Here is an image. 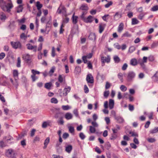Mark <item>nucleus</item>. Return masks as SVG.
I'll return each mask as SVG.
<instances>
[{
	"label": "nucleus",
	"mask_w": 158,
	"mask_h": 158,
	"mask_svg": "<svg viewBox=\"0 0 158 158\" xmlns=\"http://www.w3.org/2000/svg\"><path fill=\"white\" fill-rule=\"evenodd\" d=\"M35 6L37 10L36 15V17H40L42 14V12L41 9L43 7V5L39 1H37L36 3Z\"/></svg>",
	"instance_id": "f257e3e1"
},
{
	"label": "nucleus",
	"mask_w": 158,
	"mask_h": 158,
	"mask_svg": "<svg viewBox=\"0 0 158 158\" xmlns=\"http://www.w3.org/2000/svg\"><path fill=\"white\" fill-rule=\"evenodd\" d=\"M13 7V5L11 1L7 3L6 4L1 6V8L4 11H6L9 12L10 9Z\"/></svg>",
	"instance_id": "f03ea898"
},
{
	"label": "nucleus",
	"mask_w": 158,
	"mask_h": 158,
	"mask_svg": "<svg viewBox=\"0 0 158 158\" xmlns=\"http://www.w3.org/2000/svg\"><path fill=\"white\" fill-rule=\"evenodd\" d=\"M89 8L86 4H82L79 8V10L82 11L81 15H86L87 13Z\"/></svg>",
	"instance_id": "7ed1b4c3"
},
{
	"label": "nucleus",
	"mask_w": 158,
	"mask_h": 158,
	"mask_svg": "<svg viewBox=\"0 0 158 158\" xmlns=\"http://www.w3.org/2000/svg\"><path fill=\"white\" fill-rule=\"evenodd\" d=\"M85 15H81V19L86 23H91L94 19V17L91 15H89L86 18Z\"/></svg>",
	"instance_id": "20e7f679"
},
{
	"label": "nucleus",
	"mask_w": 158,
	"mask_h": 158,
	"mask_svg": "<svg viewBox=\"0 0 158 158\" xmlns=\"http://www.w3.org/2000/svg\"><path fill=\"white\" fill-rule=\"evenodd\" d=\"M23 58L28 64H30L31 62L32 56L28 54H25L23 55Z\"/></svg>",
	"instance_id": "39448f33"
},
{
	"label": "nucleus",
	"mask_w": 158,
	"mask_h": 158,
	"mask_svg": "<svg viewBox=\"0 0 158 158\" xmlns=\"http://www.w3.org/2000/svg\"><path fill=\"white\" fill-rule=\"evenodd\" d=\"M10 44L12 47L15 49H21L22 44L19 41L10 42Z\"/></svg>",
	"instance_id": "423d86ee"
},
{
	"label": "nucleus",
	"mask_w": 158,
	"mask_h": 158,
	"mask_svg": "<svg viewBox=\"0 0 158 158\" xmlns=\"http://www.w3.org/2000/svg\"><path fill=\"white\" fill-rule=\"evenodd\" d=\"M57 12L59 14L61 13H62L63 15L67 14L66 8L62 3H61L58 9Z\"/></svg>",
	"instance_id": "0eeeda50"
},
{
	"label": "nucleus",
	"mask_w": 158,
	"mask_h": 158,
	"mask_svg": "<svg viewBox=\"0 0 158 158\" xmlns=\"http://www.w3.org/2000/svg\"><path fill=\"white\" fill-rule=\"evenodd\" d=\"M32 74L31 76L33 81H35L38 78V77L36 76V74H39L40 73L34 69H32L31 70Z\"/></svg>",
	"instance_id": "6e6552de"
},
{
	"label": "nucleus",
	"mask_w": 158,
	"mask_h": 158,
	"mask_svg": "<svg viewBox=\"0 0 158 158\" xmlns=\"http://www.w3.org/2000/svg\"><path fill=\"white\" fill-rule=\"evenodd\" d=\"M110 58L109 56H102L101 57V60L103 64L102 66L104 65V64L105 63H109L110 62Z\"/></svg>",
	"instance_id": "1a4fd4ad"
},
{
	"label": "nucleus",
	"mask_w": 158,
	"mask_h": 158,
	"mask_svg": "<svg viewBox=\"0 0 158 158\" xmlns=\"http://www.w3.org/2000/svg\"><path fill=\"white\" fill-rule=\"evenodd\" d=\"M42 47L43 44L42 43H40L39 44L37 49L38 51L39 52L38 55V58L39 59H41L42 58L43 53L41 52V51L42 49Z\"/></svg>",
	"instance_id": "9d476101"
},
{
	"label": "nucleus",
	"mask_w": 158,
	"mask_h": 158,
	"mask_svg": "<svg viewBox=\"0 0 158 158\" xmlns=\"http://www.w3.org/2000/svg\"><path fill=\"white\" fill-rule=\"evenodd\" d=\"M93 53H89L88 55L86 56H82V59L85 64H86L88 62L87 59H89L91 58L93 56Z\"/></svg>",
	"instance_id": "9b49d317"
},
{
	"label": "nucleus",
	"mask_w": 158,
	"mask_h": 158,
	"mask_svg": "<svg viewBox=\"0 0 158 158\" xmlns=\"http://www.w3.org/2000/svg\"><path fill=\"white\" fill-rule=\"evenodd\" d=\"M27 48L28 50H33L34 52H36L37 51V46L33 45L32 44L28 43L26 44Z\"/></svg>",
	"instance_id": "f8f14e48"
},
{
	"label": "nucleus",
	"mask_w": 158,
	"mask_h": 158,
	"mask_svg": "<svg viewBox=\"0 0 158 158\" xmlns=\"http://www.w3.org/2000/svg\"><path fill=\"white\" fill-rule=\"evenodd\" d=\"M86 80L88 83L93 84L94 82V77L91 74H89L87 75Z\"/></svg>",
	"instance_id": "ddd939ff"
},
{
	"label": "nucleus",
	"mask_w": 158,
	"mask_h": 158,
	"mask_svg": "<svg viewBox=\"0 0 158 158\" xmlns=\"http://www.w3.org/2000/svg\"><path fill=\"white\" fill-rule=\"evenodd\" d=\"M18 80L19 79L16 78H14V79L12 78H10V81L11 84L16 88H17L19 85Z\"/></svg>",
	"instance_id": "4468645a"
},
{
	"label": "nucleus",
	"mask_w": 158,
	"mask_h": 158,
	"mask_svg": "<svg viewBox=\"0 0 158 158\" xmlns=\"http://www.w3.org/2000/svg\"><path fill=\"white\" fill-rule=\"evenodd\" d=\"M63 20L62 24L65 25V24L68 23L69 21V19L67 17V14L62 15Z\"/></svg>",
	"instance_id": "2eb2a0df"
},
{
	"label": "nucleus",
	"mask_w": 158,
	"mask_h": 158,
	"mask_svg": "<svg viewBox=\"0 0 158 158\" xmlns=\"http://www.w3.org/2000/svg\"><path fill=\"white\" fill-rule=\"evenodd\" d=\"M106 26V24L103 23H100L99 25V32L101 33L104 31Z\"/></svg>",
	"instance_id": "dca6fc26"
},
{
	"label": "nucleus",
	"mask_w": 158,
	"mask_h": 158,
	"mask_svg": "<svg viewBox=\"0 0 158 158\" xmlns=\"http://www.w3.org/2000/svg\"><path fill=\"white\" fill-rule=\"evenodd\" d=\"M58 81L61 83L65 84V77L63 76L62 75H60L58 77Z\"/></svg>",
	"instance_id": "f3484780"
},
{
	"label": "nucleus",
	"mask_w": 158,
	"mask_h": 158,
	"mask_svg": "<svg viewBox=\"0 0 158 158\" xmlns=\"http://www.w3.org/2000/svg\"><path fill=\"white\" fill-rule=\"evenodd\" d=\"M71 88L70 86H67L64 89V93L63 94L64 96H66L71 90Z\"/></svg>",
	"instance_id": "a211bd4d"
},
{
	"label": "nucleus",
	"mask_w": 158,
	"mask_h": 158,
	"mask_svg": "<svg viewBox=\"0 0 158 158\" xmlns=\"http://www.w3.org/2000/svg\"><path fill=\"white\" fill-rule=\"evenodd\" d=\"M19 72L17 70L15 69L12 71V76L14 78L19 79Z\"/></svg>",
	"instance_id": "6ab92c4d"
},
{
	"label": "nucleus",
	"mask_w": 158,
	"mask_h": 158,
	"mask_svg": "<svg viewBox=\"0 0 158 158\" xmlns=\"http://www.w3.org/2000/svg\"><path fill=\"white\" fill-rule=\"evenodd\" d=\"M53 86L52 83L51 82L46 83L44 85V87L48 90H50Z\"/></svg>",
	"instance_id": "aec40b11"
},
{
	"label": "nucleus",
	"mask_w": 158,
	"mask_h": 158,
	"mask_svg": "<svg viewBox=\"0 0 158 158\" xmlns=\"http://www.w3.org/2000/svg\"><path fill=\"white\" fill-rule=\"evenodd\" d=\"M124 25L123 23H120L118 26L117 31L119 33H121L123 30Z\"/></svg>",
	"instance_id": "412c9836"
},
{
	"label": "nucleus",
	"mask_w": 158,
	"mask_h": 158,
	"mask_svg": "<svg viewBox=\"0 0 158 158\" xmlns=\"http://www.w3.org/2000/svg\"><path fill=\"white\" fill-rule=\"evenodd\" d=\"M135 76V73L133 72H129L127 75V78L130 80L133 78Z\"/></svg>",
	"instance_id": "4be33fe9"
},
{
	"label": "nucleus",
	"mask_w": 158,
	"mask_h": 158,
	"mask_svg": "<svg viewBox=\"0 0 158 158\" xmlns=\"http://www.w3.org/2000/svg\"><path fill=\"white\" fill-rule=\"evenodd\" d=\"M74 15L75 13H74L72 17V19L73 23L75 24L77 23L78 17L77 16H75Z\"/></svg>",
	"instance_id": "5701e85b"
},
{
	"label": "nucleus",
	"mask_w": 158,
	"mask_h": 158,
	"mask_svg": "<svg viewBox=\"0 0 158 158\" xmlns=\"http://www.w3.org/2000/svg\"><path fill=\"white\" fill-rule=\"evenodd\" d=\"M50 139L49 137H47L45 140L44 143V146L43 147V148L44 149H45L47 148L48 145L50 142Z\"/></svg>",
	"instance_id": "b1692460"
},
{
	"label": "nucleus",
	"mask_w": 158,
	"mask_h": 158,
	"mask_svg": "<svg viewBox=\"0 0 158 158\" xmlns=\"http://www.w3.org/2000/svg\"><path fill=\"white\" fill-rule=\"evenodd\" d=\"M7 18V17L5 13L2 12L0 13V19L1 20L4 21Z\"/></svg>",
	"instance_id": "393cba45"
},
{
	"label": "nucleus",
	"mask_w": 158,
	"mask_h": 158,
	"mask_svg": "<svg viewBox=\"0 0 158 158\" xmlns=\"http://www.w3.org/2000/svg\"><path fill=\"white\" fill-rule=\"evenodd\" d=\"M64 117L66 119L69 120L72 118L73 115L71 113L68 112L65 114Z\"/></svg>",
	"instance_id": "a878e982"
},
{
	"label": "nucleus",
	"mask_w": 158,
	"mask_h": 158,
	"mask_svg": "<svg viewBox=\"0 0 158 158\" xmlns=\"http://www.w3.org/2000/svg\"><path fill=\"white\" fill-rule=\"evenodd\" d=\"M122 17V15L118 12H117L114 16V19L115 20H117L120 18Z\"/></svg>",
	"instance_id": "bb28decb"
},
{
	"label": "nucleus",
	"mask_w": 158,
	"mask_h": 158,
	"mask_svg": "<svg viewBox=\"0 0 158 158\" xmlns=\"http://www.w3.org/2000/svg\"><path fill=\"white\" fill-rule=\"evenodd\" d=\"M130 64L133 66H135L137 64V60L135 58H133L130 61Z\"/></svg>",
	"instance_id": "cd10ccee"
},
{
	"label": "nucleus",
	"mask_w": 158,
	"mask_h": 158,
	"mask_svg": "<svg viewBox=\"0 0 158 158\" xmlns=\"http://www.w3.org/2000/svg\"><path fill=\"white\" fill-rule=\"evenodd\" d=\"M50 121H49L44 122L42 124V127L43 128H46L47 126L50 125Z\"/></svg>",
	"instance_id": "c85d7f7f"
},
{
	"label": "nucleus",
	"mask_w": 158,
	"mask_h": 158,
	"mask_svg": "<svg viewBox=\"0 0 158 158\" xmlns=\"http://www.w3.org/2000/svg\"><path fill=\"white\" fill-rule=\"evenodd\" d=\"M114 106V101L113 99H110L109 102V107L110 109H112Z\"/></svg>",
	"instance_id": "c756f323"
},
{
	"label": "nucleus",
	"mask_w": 158,
	"mask_h": 158,
	"mask_svg": "<svg viewBox=\"0 0 158 158\" xmlns=\"http://www.w3.org/2000/svg\"><path fill=\"white\" fill-rule=\"evenodd\" d=\"M139 23V21L136 18H133L132 19L131 24L132 25L136 24Z\"/></svg>",
	"instance_id": "7c9ffc66"
},
{
	"label": "nucleus",
	"mask_w": 158,
	"mask_h": 158,
	"mask_svg": "<svg viewBox=\"0 0 158 158\" xmlns=\"http://www.w3.org/2000/svg\"><path fill=\"white\" fill-rule=\"evenodd\" d=\"M23 9V5H19L17 7V12L19 13L22 12Z\"/></svg>",
	"instance_id": "2f4dec72"
},
{
	"label": "nucleus",
	"mask_w": 158,
	"mask_h": 158,
	"mask_svg": "<svg viewBox=\"0 0 158 158\" xmlns=\"http://www.w3.org/2000/svg\"><path fill=\"white\" fill-rule=\"evenodd\" d=\"M55 68L54 67H52L51 69L48 72V75L51 76L52 75L53 73H54L55 70Z\"/></svg>",
	"instance_id": "473e14b6"
},
{
	"label": "nucleus",
	"mask_w": 158,
	"mask_h": 158,
	"mask_svg": "<svg viewBox=\"0 0 158 158\" xmlns=\"http://www.w3.org/2000/svg\"><path fill=\"white\" fill-rule=\"evenodd\" d=\"M69 131L73 135L75 134L74 129V127L72 126H69L68 127Z\"/></svg>",
	"instance_id": "72a5a7b5"
},
{
	"label": "nucleus",
	"mask_w": 158,
	"mask_h": 158,
	"mask_svg": "<svg viewBox=\"0 0 158 158\" xmlns=\"http://www.w3.org/2000/svg\"><path fill=\"white\" fill-rule=\"evenodd\" d=\"M129 134L131 136L137 137L138 136V134L134 131H130L129 132Z\"/></svg>",
	"instance_id": "f704fd0d"
},
{
	"label": "nucleus",
	"mask_w": 158,
	"mask_h": 158,
	"mask_svg": "<svg viewBox=\"0 0 158 158\" xmlns=\"http://www.w3.org/2000/svg\"><path fill=\"white\" fill-rule=\"evenodd\" d=\"M72 149V147L71 145H69L66 147V151L70 153Z\"/></svg>",
	"instance_id": "c9c22d12"
},
{
	"label": "nucleus",
	"mask_w": 158,
	"mask_h": 158,
	"mask_svg": "<svg viewBox=\"0 0 158 158\" xmlns=\"http://www.w3.org/2000/svg\"><path fill=\"white\" fill-rule=\"evenodd\" d=\"M27 35L25 34L24 33H21L20 35V38L22 39H23L26 40L27 38Z\"/></svg>",
	"instance_id": "e433bc0d"
},
{
	"label": "nucleus",
	"mask_w": 158,
	"mask_h": 158,
	"mask_svg": "<svg viewBox=\"0 0 158 158\" xmlns=\"http://www.w3.org/2000/svg\"><path fill=\"white\" fill-rule=\"evenodd\" d=\"M116 119L117 120L118 122L119 123H123L124 122V120L123 119L120 117H118L116 118Z\"/></svg>",
	"instance_id": "4c0bfd02"
},
{
	"label": "nucleus",
	"mask_w": 158,
	"mask_h": 158,
	"mask_svg": "<svg viewBox=\"0 0 158 158\" xmlns=\"http://www.w3.org/2000/svg\"><path fill=\"white\" fill-rule=\"evenodd\" d=\"M81 72V68L80 67L78 66H76L75 68V72L76 74H79Z\"/></svg>",
	"instance_id": "58836bf2"
},
{
	"label": "nucleus",
	"mask_w": 158,
	"mask_h": 158,
	"mask_svg": "<svg viewBox=\"0 0 158 158\" xmlns=\"http://www.w3.org/2000/svg\"><path fill=\"white\" fill-rule=\"evenodd\" d=\"M89 127V131L90 132L92 133H95L96 131V130L95 127H93L92 126H90Z\"/></svg>",
	"instance_id": "ea45409f"
},
{
	"label": "nucleus",
	"mask_w": 158,
	"mask_h": 158,
	"mask_svg": "<svg viewBox=\"0 0 158 158\" xmlns=\"http://www.w3.org/2000/svg\"><path fill=\"white\" fill-rule=\"evenodd\" d=\"M87 67L89 69H93V65L92 63L90 61H88L87 63Z\"/></svg>",
	"instance_id": "a19ab883"
},
{
	"label": "nucleus",
	"mask_w": 158,
	"mask_h": 158,
	"mask_svg": "<svg viewBox=\"0 0 158 158\" xmlns=\"http://www.w3.org/2000/svg\"><path fill=\"white\" fill-rule=\"evenodd\" d=\"M147 140L149 143H152L155 142L156 139L154 138H148L147 139Z\"/></svg>",
	"instance_id": "79ce46f5"
},
{
	"label": "nucleus",
	"mask_w": 158,
	"mask_h": 158,
	"mask_svg": "<svg viewBox=\"0 0 158 158\" xmlns=\"http://www.w3.org/2000/svg\"><path fill=\"white\" fill-rule=\"evenodd\" d=\"M57 123L59 124L62 125L63 124L64 121L63 120V117H61L59 118V119Z\"/></svg>",
	"instance_id": "37998d69"
},
{
	"label": "nucleus",
	"mask_w": 158,
	"mask_h": 158,
	"mask_svg": "<svg viewBox=\"0 0 158 158\" xmlns=\"http://www.w3.org/2000/svg\"><path fill=\"white\" fill-rule=\"evenodd\" d=\"M154 77L155 78V79L154 80V81H158V71L156 72L155 74L152 77V78H153Z\"/></svg>",
	"instance_id": "c03bdc74"
},
{
	"label": "nucleus",
	"mask_w": 158,
	"mask_h": 158,
	"mask_svg": "<svg viewBox=\"0 0 158 158\" xmlns=\"http://www.w3.org/2000/svg\"><path fill=\"white\" fill-rule=\"evenodd\" d=\"M40 138L39 136H36L34 138L33 141L34 143H35L36 142L40 141Z\"/></svg>",
	"instance_id": "a18cd8bd"
},
{
	"label": "nucleus",
	"mask_w": 158,
	"mask_h": 158,
	"mask_svg": "<svg viewBox=\"0 0 158 158\" xmlns=\"http://www.w3.org/2000/svg\"><path fill=\"white\" fill-rule=\"evenodd\" d=\"M51 102L52 103L57 104L58 102V101L55 98H52L51 99Z\"/></svg>",
	"instance_id": "49530a36"
},
{
	"label": "nucleus",
	"mask_w": 158,
	"mask_h": 158,
	"mask_svg": "<svg viewBox=\"0 0 158 158\" xmlns=\"http://www.w3.org/2000/svg\"><path fill=\"white\" fill-rule=\"evenodd\" d=\"M117 134L112 133L111 136L110 137V139L112 140H114L117 137Z\"/></svg>",
	"instance_id": "de8ad7c7"
},
{
	"label": "nucleus",
	"mask_w": 158,
	"mask_h": 158,
	"mask_svg": "<svg viewBox=\"0 0 158 158\" xmlns=\"http://www.w3.org/2000/svg\"><path fill=\"white\" fill-rule=\"evenodd\" d=\"M21 62V60L20 57H18L17 59V66L18 67H20V63Z\"/></svg>",
	"instance_id": "09e8293b"
},
{
	"label": "nucleus",
	"mask_w": 158,
	"mask_h": 158,
	"mask_svg": "<svg viewBox=\"0 0 158 158\" xmlns=\"http://www.w3.org/2000/svg\"><path fill=\"white\" fill-rule=\"evenodd\" d=\"M113 4V2L112 1L108 2V3L105 5V7L106 8H108L110 6H111Z\"/></svg>",
	"instance_id": "8fccbe9b"
},
{
	"label": "nucleus",
	"mask_w": 158,
	"mask_h": 158,
	"mask_svg": "<svg viewBox=\"0 0 158 158\" xmlns=\"http://www.w3.org/2000/svg\"><path fill=\"white\" fill-rule=\"evenodd\" d=\"M120 89L123 92H125L127 90V87L124 85H122L120 87Z\"/></svg>",
	"instance_id": "3c124183"
},
{
	"label": "nucleus",
	"mask_w": 158,
	"mask_h": 158,
	"mask_svg": "<svg viewBox=\"0 0 158 158\" xmlns=\"http://www.w3.org/2000/svg\"><path fill=\"white\" fill-rule=\"evenodd\" d=\"M131 36V34H130L128 32H126L124 34H123V37H129Z\"/></svg>",
	"instance_id": "603ef678"
},
{
	"label": "nucleus",
	"mask_w": 158,
	"mask_h": 158,
	"mask_svg": "<svg viewBox=\"0 0 158 158\" xmlns=\"http://www.w3.org/2000/svg\"><path fill=\"white\" fill-rule=\"evenodd\" d=\"M64 25L63 24H61L60 30L59 33L60 34H62L64 31V29L63 28L64 27Z\"/></svg>",
	"instance_id": "864d4df0"
},
{
	"label": "nucleus",
	"mask_w": 158,
	"mask_h": 158,
	"mask_svg": "<svg viewBox=\"0 0 158 158\" xmlns=\"http://www.w3.org/2000/svg\"><path fill=\"white\" fill-rule=\"evenodd\" d=\"M158 10V5L154 6L151 9V10L152 11H156Z\"/></svg>",
	"instance_id": "5fc2aeb1"
},
{
	"label": "nucleus",
	"mask_w": 158,
	"mask_h": 158,
	"mask_svg": "<svg viewBox=\"0 0 158 158\" xmlns=\"http://www.w3.org/2000/svg\"><path fill=\"white\" fill-rule=\"evenodd\" d=\"M62 108L63 110H69L70 108V107L68 105L62 106Z\"/></svg>",
	"instance_id": "6e6d98bb"
},
{
	"label": "nucleus",
	"mask_w": 158,
	"mask_h": 158,
	"mask_svg": "<svg viewBox=\"0 0 158 158\" xmlns=\"http://www.w3.org/2000/svg\"><path fill=\"white\" fill-rule=\"evenodd\" d=\"M51 55L52 57H54L56 55L55 50L54 47L52 48Z\"/></svg>",
	"instance_id": "4d7b16f0"
},
{
	"label": "nucleus",
	"mask_w": 158,
	"mask_h": 158,
	"mask_svg": "<svg viewBox=\"0 0 158 158\" xmlns=\"http://www.w3.org/2000/svg\"><path fill=\"white\" fill-rule=\"evenodd\" d=\"M157 132H158V127L150 131V133L151 134H154Z\"/></svg>",
	"instance_id": "13d9d810"
},
{
	"label": "nucleus",
	"mask_w": 158,
	"mask_h": 158,
	"mask_svg": "<svg viewBox=\"0 0 158 158\" xmlns=\"http://www.w3.org/2000/svg\"><path fill=\"white\" fill-rule=\"evenodd\" d=\"M111 86V84L110 82H109L108 81H107L106 82V85H105V89H108Z\"/></svg>",
	"instance_id": "bf43d9fd"
},
{
	"label": "nucleus",
	"mask_w": 158,
	"mask_h": 158,
	"mask_svg": "<svg viewBox=\"0 0 158 158\" xmlns=\"http://www.w3.org/2000/svg\"><path fill=\"white\" fill-rule=\"evenodd\" d=\"M144 15L145 14H144V13L141 12L138 16V18L139 19L142 20L143 19Z\"/></svg>",
	"instance_id": "052dcab7"
},
{
	"label": "nucleus",
	"mask_w": 158,
	"mask_h": 158,
	"mask_svg": "<svg viewBox=\"0 0 158 158\" xmlns=\"http://www.w3.org/2000/svg\"><path fill=\"white\" fill-rule=\"evenodd\" d=\"M148 59L150 61L152 62L155 60V58L153 56L151 55L148 57Z\"/></svg>",
	"instance_id": "680f3d73"
},
{
	"label": "nucleus",
	"mask_w": 158,
	"mask_h": 158,
	"mask_svg": "<svg viewBox=\"0 0 158 158\" xmlns=\"http://www.w3.org/2000/svg\"><path fill=\"white\" fill-rule=\"evenodd\" d=\"M114 60L115 62L118 63L120 61V58L117 56H115L114 57Z\"/></svg>",
	"instance_id": "e2e57ef3"
},
{
	"label": "nucleus",
	"mask_w": 158,
	"mask_h": 158,
	"mask_svg": "<svg viewBox=\"0 0 158 158\" xmlns=\"http://www.w3.org/2000/svg\"><path fill=\"white\" fill-rule=\"evenodd\" d=\"M79 136L82 139H84L85 137V136L84 135V134L82 133V132H81L80 133Z\"/></svg>",
	"instance_id": "0e129e2a"
},
{
	"label": "nucleus",
	"mask_w": 158,
	"mask_h": 158,
	"mask_svg": "<svg viewBox=\"0 0 158 158\" xmlns=\"http://www.w3.org/2000/svg\"><path fill=\"white\" fill-rule=\"evenodd\" d=\"M91 124L93 126V127H98V125L97 123L96 122V121H94L91 122Z\"/></svg>",
	"instance_id": "69168bd1"
},
{
	"label": "nucleus",
	"mask_w": 158,
	"mask_h": 158,
	"mask_svg": "<svg viewBox=\"0 0 158 158\" xmlns=\"http://www.w3.org/2000/svg\"><path fill=\"white\" fill-rule=\"evenodd\" d=\"M109 94V91H105L104 93V96L105 98H107Z\"/></svg>",
	"instance_id": "338daca9"
},
{
	"label": "nucleus",
	"mask_w": 158,
	"mask_h": 158,
	"mask_svg": "<svg viewBox=\"0 0 158 158\" xmlns=\"http://www.w3.org/2000/svg\"><path fill=\"white\" fill-rule=\"evenodd\" d=\"M6 145V143L3 141H0V146L1 148H3L5 147Z\"/></svg>",
	"instance_id": "774afa93"
}]
</instances>
